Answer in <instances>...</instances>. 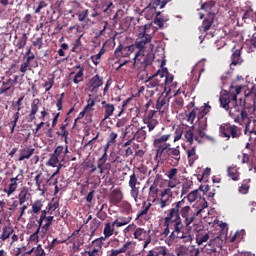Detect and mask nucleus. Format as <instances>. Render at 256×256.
Segmentation results:
<instances>
[{
	"mask_svg": "<svg viewBox=\"0 0 256 256\" xmlns=\"http://www.w3.org/2000/svg\"><path fill=\"white\" fill-rule=\"evenodd\" d=\"M203 211L199 209L193 211L189 205L185 203V199L172 204V208L168 209L167 215L162 223V235L168 237L169 241L182 240V243H192L193 236L183 231L184 227H190L195 218Z\"/></svg>",
	"mask_w": 256,
	"mask_h": 256,
	"instance_id": "obj_1",
	"label": "nucleus"
},
{
	"mask_svg": "<svg viewBox=\"0 0 256 256\" xmlns=\"http://www.w3.org/2000/svg\"><path fill=\"white\" fill-rule=\"evenodd\" d=\"M170 161L172 167H177L181 161V147H171V143L156 148L155 161Z\"/></svg>",
	"mask_w": 256,
	"mask_h": 256,
	"instance_id": "obj_2",
	"label": "nucleus"
},
{
	"mask_svg": "<svg viewBox=\"0 0 256 256\" xmlns=\"http://www.w3.org/2000/svg\"><path fill=\"white\" fill-rule=\"evenodd\" d=\"M220 105L222 109L229 111L232 105H237V94H234L233 91L223 90L219 97Z\"/></svg>",
	"mask_w": 256,
	"mask_h": 256,
	"instance_id": "obj_3",
	"label": "nucleus"
},
{
	"mask_svg": "<svg viewBox=\"0 0 256 256\" xmlns=\"http://www.w3.org/2000/svg\"><path fill=\"white\" fill-rule=\"evenodd\" d=\"M151 41H153V39H151L150 35L145 36V34L138 33L137 39L134 43V45H135L136 49H138V51L135 53L133 59H139V57H141V55H143V53H145V47H147V45H149V43H151Z\"/></svg>",
	"mask_w": 256,
	"mask_h": 256,
	"instance_id": "obj_4",
	"label": "nucleus"
},
{
	"mask_svg": "<svg viewBox=\"0 0 256 256\" xmlns=\"http://www.w3.org/2000/svg\"><path fill=\"white\" fill-rule=\"evenodd\" d=\"M151 231H147L144 228L136 227L133 232V238L136 239V241H144L143 243V249L142 251H145L149 245H151Z\"/></svg>",
	"mask_w": 256,
	"mask_h": 256,
	"instance_id": "obj_5",
	"label": "nucleus"
},
{
	"mask_svg": "<svg viewBox=\"0 0 256 256\" xmlns=\"http://www.w3.org/2000/svg\"><path fill=\"white\" fill-rule=\"evenodd\" d=\"M229 115L231 119H233L234 123H237L238 125H244L245 124V112H243V106L242 103L239 105L233 104V107L229 108Z\"/></svg>",
	"mask_w": 256,
	"mask_h": 256,
	"instance_id": "obj_6",
	"label": "nucleus"
},
{
	"mask_svg": "<svg viewBox=\"0 0 256 256\" xmlns=\"http://www.w3.org/2000/svg\"><path fill=\"white\" fill-rule=\"evenodd\" d=\"M220 133L228 139H239L241 137V129L235 125L223 124L220 126Z\"/></svg>",
	"mask_w": 256,
	"mask_h": 256,
	"instance_id": "obj_7",
	"label": "nucleus"
},
{
	"mask_svg": "<svg viewBox=\"0 0 256 256\" xmlns=\"http://www.w3.org/2000/svg\"><path fill=\"white\" fill-rule=\"evenodd\" d=\"M135 44H131L129 46H125L123 44H119L118 47L114 51L115 57H131L136 50Z\"/></svg>",
	"mask_w": 256,
	"mask_h": 256,
	"instance_id": "obj_8",
	"label": "nucleus"
},
{
	"mask_svg": "<svg viewBox=\"0 0 256 256\" xmlns=\"http://www.w3.org/2000/svg\"><path fill=\"white\" fill-rule=\"evenodd\" d=\"M256 111V106L255 104L253 105H247V103L245 101L242 102V113H245V130L244 133L245 135H247V131H249V127L251 125V118H249V115H253V113H255Z\"/></svg>",
	"mask_w": 256,
	"mask_h": 256,
	"instance_id": "obj_9",
	"label": "nucleus"
},
{
	"mask_svg": "<svg viewBox=\"0 0 256 256\" xmlns=\"http://www.w3.org/2000/svg\"><path fill=\"white\" fill-rule=\"evenodd\" d=\"M11 78H6L3 76L0 80V95H4L5 97H11L13 95L15 89L11 84Z\"/></svg>",
	"mask_w": 256,
	"mask_h": 256,
	"instance_id": "obj_10",
	"label": "nucleus"
},
{
	"mask_svg": "<svg viewBox=\"0 0 256 256\" xmlns=\"http://www.w3.org/2000/svg\"><path fill=\"white\" fill-rule=\"evenodd\" d=\"M171 197H173V191L170 188H166L161 191L160 199L157 202L160 209H165V207H169V205H171Z\"/></svg>",
	"mask_w": 256,
	"mask_h": 256,
	"instance_id": "obj_11",
	"label": "nucleus"
},
{
	"mask_svg": "<svg viewBox=\"0 0 256 256\" xmlns=\"http://www.w3.org/2000/svg\"><path fill=\"white\" fill-rule=\"evenodd\" d=\"M170 1L171 0H151L150 4L144 9V13L155 15L157 9H163Z\"/></svg>",
	"mask_w": 256,
	"mask_h": 256,
	"instance_id": "obj_12",
	"label": "nucleus"
},
{
	"mask_svg": "<svg viewBox=\"0 0 256 256\" xmlns=\"http://www.w3.org/2000/svg\"><path fill=\"white\" fill-rule=\"evenodd\" d=\"M135 247H137V242L127 241L119 249H111L108 252L107 256H119L123 253H127V251H129V249H135Z\"/></svg>",
	"mask_w": 256,
	"mask_h": 256,
	"instance_id": "obj_13",
	"label": "nucleus"
},
{
	"mask_svg": "<svg viewBox=\"0 0 256 256\" xmlns=\"http://www.w3.org/2000/svg\"><path fill=\"white\" fill-rule=\"evenodd\" d=\"M99 87H103V78L96 74L88 82V89L90 93H98Z\"/></svg>",
	"mask_w": 256,
	"mask_h": 256,
	"instance_id": "obj_14",
	"label": "nucleus"
},
{
	"mask_svg": "<svg viewBox=\"0 0 256 256\" xmlns=\"http://www.w3.org/2000/svg\"><path fill=\"white\" fill-rule=\"evenodd\" d=\"M123 190H121V187H117L113 190H111L109 195V201L111 205H119V203L123 202Z\"/></svg>",
	"mask_w": 256,
	"mask_h": 256,
	"instance_id": "obj_15",
	"label": "nucleus"
},
{
	"mask_svg": "<svg viewBox=\"0 0 256 256\" xmlns=\"http://www.w3.org/2000/svg\"><path fill=\"white\" fill-rule=\"evenodd\" d=\"M92 245H95V247L91 250L81 252V256H100L103 253V251H101L103 246L101 245V242H99V239L93 240Z\"/></svg>",
	"mask_w": 256,
	"mask_h": 256,
	"instance_id": "obj_16",
	"label": "nucleus"
},
{
	"mask_svg": "<svg viewBox=\"0 0 256 256\" xmlns=\"http://www.w3.org/2000/svg\"><path fill=\"white\" fill-rule=\"evenodd\" d=\"M215 21V13L209 12L207 17L202 21V25L199 27V31L201 33H207L211 27H213V23Z\"/></svg>",
	"mask_w": 256,
	"mask_h": 256,
	"instance_id": "obj_17",
	"label": "nucleus"
},
{
	"mask_svg": "<svg viewBox=\"0 0 256 256\" xmlns=\"http://www.w3.org/2000/svg\"><path fill=\"white\" fill-rule=\"evenodd\" d=\"M242 51H243V46H241L238 49H237V46H234L232 48L233 53L230 57V59H231L230 67L241 65V63H243V59H241Z\"/></svg>",
	"mask_w": 256,
	"mask_h": 256,
	"instance_id": "obj_18",
	"label": "nucleus"
},
{
	"mask_svg": "<svg viewBox=\"0 0 256 256\" xmlns=\"http://www.w3.org/2000/svg\"><path fill=\"white\" fill-rule=\"evenodd\" d=\"M19 150V158L18 161H25V159H31L33 155L35 154V148L31 146L23 147Z\"/></svg>",
	"mask_w": 256,
	"mask_h": 256,
	"instance_id": "obj_19",
	"label": "nucleus"
},
{
	"mask_svg": "<svg viewBox=\"0 0 256 256\" xmlns=\"http://www.w3.org/2000/svg\"><path fill=\"white\" fill-rule=\"evenodd\" d=\"M145 85L147 89H151L152 93H157L159 91V87L161 85V79L150 76L146 81Z\"/></svg>",
	"mask_w": 256,
	"mask_h": 256,
	"instance_id": "obj_20",
	"label": "nucleus"
},
{
	"mask_svg": "<svg viewBox=\"0 0 256 256\" xmlns=\"http://www.w3.org/2000/svg\"><path fill=\"white\" fill-rule=\"evenodd\" d=\"M41 101L39 100V98H35L32 103H31V110H30V114L27 116V119L29 121V123H33V121H35L36 116L38 111H39V105H40Z\"/></svg>",
	"mask_w": 256,
	"mask_h": 256,
	"instance_id": "obj_21",
	"label": "nucleus"
},
{
	"mask_svg": "<svg viewBox=\"0 0 256 256\" xmlns=\"http://www.w3.org/2000/svg\"><path fill=\"white\" fill-rule=\"evenodd\" d=\"M149 209H151V203L144 201L141 207V210L138 212L135 221H146L147 218L145 217V215H147V213H149Z\"/></svg>",
	"mask_w": 256,
	"mask_h": 256,
	"instance_id": "obj_22",
	"label": "nucleus"
},
{
	"mask_svg": "<svg viewBox=\"0 0 256 256\" xmlns=\"http://www.w3.org/2000/svg\"><path fill=\"white\" fill-rule=\"evenodd\" d=\"M171 139V134H164L159 136L153 140L154 149H159V147H164L165 145H169L167 141Z\"/></svg>",
	"mask_w": 256,
	"mask_h": 256,
	"instance_id": "obj_23",
	"label": "nucleus"
},
{
	"mask_svg": "<svg viewBox=\"0 0 256 256\" xmlns=\"http://www.w3.org/2000/svg\"><path fill=\"white\" fill-rule=\"evenodd\" d=\"M130 131H132L134 141H137L138 143H143V141L147 139V131L145 130V126L138 128L136 132H133V130Z\"/></svg>",
	"mask_w": 256,
	"mask_h": 256,
	"instance_id": "obj_24",
	"label": "nucleus"
},
{
	"mask_svg": "<svg viewBox=\"0 0 256 256\" xmlns=\"http://www.w3.org/2000/svg\"><path fill=\"white\" fill-rule=\"evenodd\" d=\"M102 109H104V121H107L109 117H112L113 113H115V106L111 103H107V101L101 102Z\"/></svg>",
	"mask_w": 256,
	"mask_h": 256,
	"instance_id": "obj_25",
	"label": "nucleus"
},
{
	"mask_svg": "<svg viewBox=\"0 0 256 256\" xmlns=\"http://www.w3.org/2000/svg\"><path fill=\"white\" fill-rule=\"evenodd\" d=\"M29 201V188L23 186L18 194V204L25 205Z\"/></svg>",
	"mask_w": 256,
	"mask_h": 256,
	"instance_id": "obj_26",
	"label": "nucleus"
},
{
	"mask_svg": "<svg viewBox=\"0 0 256 256\" xmlns=\"http://www.w3.org/2000/svg\"><path fill=\"white\" fill-rule=\"evenodd\" d=\"M14 46L18 49H25V45H27V41L29 40V37L27 36V33H23L22 37L15 36Z\"/></svg>",
	"mask_w": 256,
	"mask_h": 256,
	"instance_id": "obj_27",
	"label": "nucleus"
},
{
	"mask_svg": "<svg viewBox=\"0 0 256 256\" xmlns=\"http://www.w3.org/2000/svg\"><path fill=\"white\" fill-rule=\"evenodd\" d=\"M13 233H15V229H13V227L3 226L2 233L0 235V240L2 241V243H5L7 239H11V235H13Z\"/></svg>",
	"mask_w": 256,
	"mask_h": 256,
	"instance_id": "obj_28",
	"label": "nucleus"
},
{
	"mask_svg": "<svg viewBox=\"0 0 256 256\" xmlns=\"http://www.w3.org/2000/svg\"><path fill=\"white\" fill-rule=\"evenodd\" d=\"M247 19H250V21H256V11L253 10V7L247 6L246 10L242 16V21L245 23Z\"/></svg>",
	"mask_w": 256,
	"mask_h": 256,
	"instance_id": "obj_29",
	"label": "nucleus"
},
{
	"mask_svg": "<svg viewBox=\"0 0 256 256\" xmlns=\"http://www.w3.org/2000/svg\"><path fill=\"white\" fill-rule=\"evenodd\" d=\"M227 175L232 179V181H239L240 179V173L237 169L236 165L228 166L227 168Z\"/></svg>",
	"mask_w": 256,
	"mask_h": 256,
	"instance_id": "obj_30",
	"label": "nucleus"
},
{
	"mask_svg": "<svg viewBox=\"0 0 256 256\" xmlns=\"http://www.w3.org/2000/svg\"><path fill=\"white\" fill-rule=\"evenodd\" d=\"M190 105L193 107V109L187 115V122L193 125L196 117H199V108L195 106V102H190Z\"/></svg>",
	"mask_w": 256,
	"mask_h": 256,
	"instance_id": "obj_31",
	"label": "nucleus"
},
{
	"mask_svg": "<svg viewBox=\"0 0 256 256\" xmlns=\"http://www.w3.org/2000/svg\"><path fill=\"white\" fill-rule=\"evenodd\" d=\"M187 157L189 165H193L197 159H199V155H197V147L192 146L187 150Z\"/></svg>",
	"mask_w": 256,
	"mask_h": 256,
	"instance_id": "obj_32",
	"label": "nucleus"
},
{
	"mask_svg": "<svg viewBox=\"0 0 256 256\" xmlns=\"http://www.w3.org/2000/svg\"><path fill=\"white\" fill-rule=\"evenodd\" d=\"M184 199V203L186 205L187 202L185 201L186 199L189 201V203H195V201H197V199H201V193H199V190H194L192 192H190L187 196H184L181 201H183Z\"/></svg>",
	"mask_w": 256,
	"mask_h": 256,
	"instance_id": "obj_33",
	"label": "nucleus"
},
{
	"mask_svg": "<svg viewBox=\"0 0 256 256\" xmlns=\"http://www.w3.org/2000/svg\"><path fill=\"white\" fill-rule=\"evenodd\" d=\"M131 131H133V126L132 125H128L126 126L125 130L123 131V135L124 137H128V141H126L122 147H129L130 145L133 144V142L135 141V139H133V136H129V133H131Z\"/></svg>",
	"mask_w": 256,
	"mask_h": 256,
	"instance_id": "obj_34",
	"label": "nucleus"
},
{
	"mask_svg": "<svg viewBox=\"0 0 256 256\" xmlns=\"http://www.w3.org/2000/svg\"><path fill=\"white\" fill-rule=\"evenodd\" d=\"M120 211L124 213V215H131V213H133V205H131L129 201L124 200L120 202Z\"/></svg>",
	"mask_w": 256,
	"mask_h": 256,
	"instance_id": "obj_35",
	"label": "nucleus"
},
{
	"mask_svg": "<svg viewBox=\"0 0 256 256\" xmlns=\"http://www.w3.org/2000/svg\"><path fill=\"white\" fill-rule=\"evenodd\" d=\"M115 233V226L111 222H107L104 226L103 235L105 239H109V237H113Z\"/></svg>",
	"mask_w": 256,
	"mask_h": 256,
	"instance_id": "obj_36",
	"label": "nucleus"
},
{
	"mask_svg": "<svg viewBox=\"0 0 256 256\" xmlns=\"http://www.w3.org/2000/svg\"><path fill=\"white\" fill-rule=\"evenodd\" d=\"M155 31L156 29L151 25H144L142 27V31H140V35H144V37H147V35H149L151 37V39H153V36L155 35Z\"/></svg>",
	"mask_w": 256,
	"mask_h": 256,
	"instance_id": "obj_37",
	"label": "nucleus"
},
{
	"mask_svg": "<svg viewBox=\"0 0 256 256\" xmlns=\"http://www.w3.org/2000/svg\"><path fill=\"white\" fill-rule=\"evenodd\" d=\"M154 15H156L154 23L155 25H158L160 29L161 27H163L164 23H167V21H169V17L161 16V12H154Z\"/></svg>",
	"mask_w": 256,
	"mask_h": 256,
	"instance_id": "obj_38",
	"label": "nucleus"
},
{
	"mask_svg": "<svg viewBox=\"0 0 256 256\" xmlns=\"http://www.w3.org/2000/svg\"><path fill=\"white\" fill-rule=\"evenodd\" d=\"M17 187H19V182L10 181L8 187L3 189V193H6L7 197H11L17 191Z\"/></svg>",
	"mask_w": 256,
	"mask_h": 256,
	"instance_id": "obj_39",
	"label": "nucleus"
},
{
	"mask_svg": "<svg viewBox=\"0 0 256 256\" xmlns=\"http://www.w3.org/2000/svg\"><path fill=\"white\" fill-rule=\"evenodd\" d=\"M137 61H140L143 67H147V65H151V63H153V58H151V55H142L140 58L138 57L137 59H134V67L137 65Z\"/></svg>",
	"mask_w": 256,
	"mask_h": 256,
	"instance_id": "obj_40",
	"label": "nucleus"
},
{
	"mask_svg": "<svg viewBox=\"0 0 256 256\" xmlns=\"http://www.w3.org/2000/svg\"><path fill=\"white\" fill-rule=\"evenodd\" d=\"M249 183H251V178L243 180V184L238 188L241 195H247V193H249V189H251V185H249Z\"/></svg>",
	"mask_w": 256,
	"mask_h": 256,
	"instance_id": "obj_41",
	"label": "nucleus"
},
{
	"mask_svg": "<svg viewBox=\"0 0 256 256\" xmlns=\"http://www.w3.org/2000/svg\"><path fill=\"white\" fill-rule=\"evenodd\" d=\"M194 127L192 126L191 128L184 130V141L186 143H189V145H193L194 137L195 134L193 133Z\"/></svg>",
	"mask_w": 256,
	"mask_h": 256,
	"instance_id": "obj_42",
	"label": "nucleus"
},
{
	"mask_svg": "<svg viewBox=\"0 0 256 256\" xmlns=\"http://www.w3.org/2000/svg\"><path fill=\"white\" fill-rule=\"evenodd\" d=\"M53 219H55L54 216H46V218H44L45 224L42 227L43 235H47V231H49V229L51 228V225H53Z\"/></svg>",
	"mask_w": 256,
	"mask_h": 256,
	"instance_id": "obj_43",
	"label": "nucleus"
},
{
	"mask_svg": "<svg viewBox=\"0 0 256 256\" xmlns=\"http://www.w3.org/2000/svg\"><path fill=\"white\" fill-rule=\"evenodd\" d=\"M69 118H65L64 122L60 125V131L56 132L58 137L69 134L67 127H69Z\"/></svg>",
	"mask_w": 256,
	"mask_h": 256,
	"instance_id": "obj_44",
	"label": "nucleus"
},
{
	"mask_svg": "<svg viewBox=\"0 0 256 256\" xmlns=\"http://www.w3.org/2000/svg\"><path fill=\"white\" fill-rule=\"evenodd\" d=\"M184 133H185V126L184 125L177 126V128L175 129L174 143H177V141H181Z\"/></svg>",
	"mask_w": 256,
	"mask_h": 256,
	"instance_id": "obj_45",
	"label": "nucleus"
},
{
	"mask_svg": "<svg viewBox=\"0 0 256 256\" xmlns=\"http://www.w3.org/2000/svg\"><path fill=\"white\" fill-rule=\"evenodd\" d=\"M130 187V195L134 199L135 203H139V185H132Z\"/></svg>",
	"mask_w": 256,
	"mask_h": 256,
	"instance_id": "obj_46",
	"label": "nucleus"
},
{
	"mask_svg": "<svg viewBox=\"0 0 256 256\" xmlns=\"http://www.w3.org/2000/svg\"><path fill=\"white\" fill-rule=\"evenodd\" d=\"M41 209H43V202L41 200H36L32 204L31 213H33V215H39V213H41Z\"/></svg>",
	"mask_w": 256,
	"mask_h": 256,
	"instance_id": "obj_47",
	"label": "nucleus"
},
{
	"mask_svg": "<svg viewBox=\"0 0 256 256\" xmlns=\"http://www.w3.org/2000/svg\"><path fill=\"white\" fill-rule=\"evenodd\" d=\"M144 125H146L148 127V131H149V133H151L152 131H155V127H157V125H159V120L158 119L144 120Z\"/></svg>",
	"mask_w": 256,
	"mask_h": 256,
	"instance_id": "obj_48",
	"label": "nucleus"
},
{
	"mask_svg": "<svg viewBox=\"0 0 256 256\" xmlns=\"http://www.w3.org/2000/svg\"><path fill=\"white\" fill-rule=\"evenodd\" d=\"M211 111V107L209 104L205 103L204 107L202 109H199L198 111V119H207L205 115Z\"/></svg>",
	"mask_w": 256,
	"mask_h": 256,
	"instance_id": "obj_49",
	"label": "nucleus"
},
{
	"mask_svg": "<svg viewBox=\"0 0 256 256\" xmlns=\"http://www.w3.org/2000/svg\"><path fill=\"white\" fill-rule=\"evenodd\" d=\"M162 179H163V176L159 173H156L153 176H148V181L152 183V185H156V186H159V183H161Z\"/></svg>",
	"mask_w": 256,
	"mask_h": 256,
	"instance_id": "obj_50",
	"label": "nucleus"
},
{
	"mask_svg": "<svg viewBox=\"0 0 256 256\" xmlns=\"http://www.w3.org/2000/svg\"><path fill=\"white\" fill-rule=\"evenodd\" d=\"M108 155L107 152H104L103 155L98 159L97 168L99 169V173H103V165L107 163Z\"/></svg>",
	"mask_w": 256,
	"mask_h": 256,
	"instance_id": "obj_51",
	"label": "nucleus"
},
{
	"mask_svg": "<svg viewBox=\"0 0 256 256\" xmlns=\"http://www.w3.org/2000/svg\"><path fill=\"white\" fill-rule=\"evenodd\" d=\"M105 55V48L102 47L99 51L98 54L93 55L91 57L92 63H94V65H99V62L101 61V56Z\"/></svg>",
	"mask_w": 256,
	"mask_h": 256,
	"instance_id": "obj_52",
	"label": "nucleus"
},
{
	"mask_svg": "<svg viewBox=\"0 0 256 256\" xmlns=\"http://www.w3.org/2000/svg\"><path fill=\"white\" fill-rule=\"evenodd\" d=\"M167 105V97L160 96L156 101L157 111H161Z\"/></svg>",
	"mask_w": 256,
	"mask_h": 256,
	"instance_id": "obj_53",
	"label": "nucleus"
},
{
	"mask_svg": "<svg viewBox=\"0 0 256 256\" xmlns=\"http://www.w3.org/2000/svg\"><path fill=\"white\" fill-rule=\"evenodd\" d=\"M169 73V71L167 70V68H162L160 70L157 71V73H155L154 75H152V77H154L155 79H165L167 77V74Z\"/></svg>",
	"mask_w": 256,
	"mask_h": 256,
	"instance_id": "obj_54",
	"label": "nucleus"
},
{
	"mask_svg": "<svg viewBox=\"0 0 256 256\" xmlns=\"http://www.w3.org/2000/svg\"><path fill=\"white\" fill-rule=\"evenodd\" d=\"M209 241V233L196 235V243L197 245H201L202 243H207Z\"/></svg>",
	"mask_w": 256,
	"mask_h": 256,
	"instance_id": "obj_55",
	"label": "nucleus"
},
{
	"mask_svg": "<svg viewBox=\"0 0 256 256\" xmlns=\"http://www.w3.org/2000/svg\"><path fill=\"white\" fill-rule=\"evenodd\" d=\"M176 255L177 256H189V248L185 245H181L176 248Z\"/></svg>",
	"mask_w": 256,
	"mask_h": 256,
	"instance_id": "obj_56",
	"label": "nucleus"
},
{
	"mask_svg": "<svg viewBox=\"0 0 256 256\" xmlns=\"http://www.w3.org/2000/svg\"><path fill=\"white\" fill-rule=\"evenodd\" d=\"M128 185H141V182H139V178L137 177V173H135V171H133L132 174L129 176Z\"/></svg>",
	"mask_w": 256,
	"mask_h": 256,
	"instance_id": "obj_57",
	"label": "nucleus"
},
{
	"mask_svg": "<svg viewBox=\"0 0 256 256\" xmlns=\"http://www.w3.org/2000/svg\"><path fill=\"white\" fill-rule=\"evenodd\" d=\"M85 69L81 68V70H79L74 78H73V83H75V85H79V83H81L83 81V75H84Z\"/></svg>",
	"mask_w": 256,
	"mask_h": 256,
	"instance_id": "obj_58",
	"label": "nucleus"
},
{
	"mask_svg": "<svg viewBox=\"0 0 256 256\" xmlns=\"http://www.w3.org/2000/svg\"><path fill=\"white\" fill-rule=\"evenodd\" d=\"M63 243H67V240H59L57 238H54L50 244H48V247H46V249H48L49 251L55 249L56 245H61Z\"/></svg>",
	"mask_w": 256,
	"mask_h": 256,
	"instance_id": "obj_59",
	"label": "nucleus"
},
{
	"mask_svg": "<svg viewBox=\"0 0 256 256\" xmlns=\"http://www.w3.org/2000/svg\"><path fill=\"white\" fill-rule=\"evenodd\" d=\"M42 177H43V173L38 172L37 175L34 178L35 185H36L38 191H42V189H41V183H43V178Z\"/></svg>",
	"mask_w": 256,
	"mask_h": 256,
	"instance_id": "obj_60",
	"label": "nucleus"
},
{
	"mask_svg": "<svg viewBox=\"0 0 256 256\" xmlns=\"http://www.w3.org/2000/svg\"><path fill=\"white\" fill-rule=\"evenodd\" d=\"M213 7H215V1L213 0L207 1L201 5V9L208 11V13H211V9H213Z\"/></svg>",
	"mask_w": 256,
	"mask_h": 256,
	"instance_id": "obj_61",
	"label": "nucleus"
},
{
	"mask_svg": "<svg viewBox=\"0 0 256 256\" xmlns=\"http://www.w3.org/2000/svg\"><path fill=\"white\" fill-rule=\"evenodd\" d=\"M33 251L34 256H45V250L41 244H38L37 247L31 249Z\"/></svg>",
	"mask_w": 256,
	"mask_h": 256,
	"instance_id": "obj_62",
	"label": "nucleus"
},
{
	"mask_svg": "<svg viewBox=\"0 0 256 256\" xmlns=\"http://www.w3.org/2000/svg\"><path fill=\"white\" fill-rule=\"evenodd\" d=\"M179 173V169L177 168H171L166 172V176L168 177V179H177V175Z\"/></svg>",
	"mask_w": 256,
	"mask_h": 256,
	"instance_id": "obj_63",
	"label": "nucleus"
},
{
	"mask_svg": "<svg viewBox=\"0 0 256 256\" xmlns=\"http://www.w3.org/2000/svg\"><path fill=\"white\" fill-rule=\"evenodd\" d=\"M58 163H59V157L54 156V154H52L47 162V165H49L50 167H57Z\"/></svg>",
	"mask_w": 256,
	"mask_h": 256,
	"instance_id": "obj_64",
	"label": "nucleus"
}]
</instances>
